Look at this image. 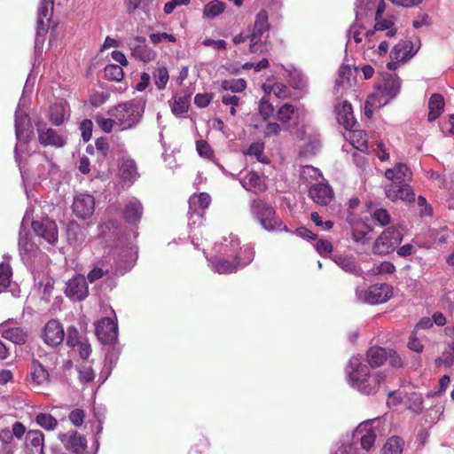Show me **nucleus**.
<instances>
[{
  "mask_svg": "<svg viewBox=\"0 0 454 454\" xmlns=\"http://www.w3.org/2000/svg\"><path fill=\"white\" fill-rule=\"evenodd\" d=\"M222 246L225 255L234 256V262L225 259L210 260L213 270L219 274L235 272L250 263L254 259V252L253 249L249 247H240L239 239L233 234L223 237Z\"/></svg>",
  "mask_w": 454,
  "mask_h": 454,
  "instance_id": "1",
  "label": "nucleus"
},
{
  "mask_svg": "<svg viewBox=\"0 0 454 454\" xmlns=\"http://www.w3.org/2000/svg\"><path fill=\"white\" fill-rule=\"evenodd\" d=\"M346 374L348 384L364 395L375 394L386 378L381 372L371 375L369 368L362 363L359 356H352L349 359Z\"/></svg>",
  "mask_w": 454,
  "mask_h": 454,
  "instance_id": "2",
  "label": "nucleus"
},
{
  "mask_svg": "<svg viewBox=\"0 0 454 454\" xmlns=\"http://www.w3.org/2000/svg\"><path fill=\"white\" fill-rule=\"evenodd\" d=\"M109 114L115 118L119 130H127L137 126L142 118L143 109L138 103L129 101L119 104L109 111Z\"/></svg>",
  "mask_w": 454,
  "mask_h": 454,
  "instance_id": "3",
  "label": "nucleus"
},
{
  "mask_svg": "<svg viewBox=\"0 0 454 454\" xmlns=\"http://www.w3.org/2000/svg\"><path fill=\"white\" fill-rule=\"evenodd\" d=\"M251 212L266 231H288L286 226H283L282 221L276 216L274 208L266 202L260 200H254L251 204Z\"/></svg>",
  "mask_w": 454,
  "mask_h": 454,
  "instance_id": "4",
  "label": "nucleus"
},
{
  "mask_svg": "<svg viewBox=\"0 0 454 454\" xmlns=\"http://www.w3.org/2000/svg\"><path fill=\"white\" fill-rule=\"evenodd\" d=\"M356 296L358 301L369 304L383 303L392 296V287L387 284H375L368 288L357 287Z\"/></svg>",
  "mask_w": 454,
  "mask_h": 454,
  "instance_id": "5",
  "label": "nucleus"
},
{
  "mask_svg": "<svg viewBox=\"0 0 454 454\" xmlns=\"http://www.w3.org/2000/svg\"><path fill=\"white\" fill-rule=\"evenodd\" d=\"M403 234L394 227H388L376 239L372 246L374 254H387L401 243Z\"/></svg>",
  "mask_w": 454,
  "mask_h": 454,
  "instance_id": "6",
  "label": "nucleus"
},
{
  "mask_svg": "<svg viewBox=\"0 0 454 454\" xmlns=\"http://www.w3.org/2000/svg\"><path fill=\"white\" fill-rule=\"evenodd\" d=\"M400 89V78L395 74H386L377 87L376 91L372 94L380 99L379 105L386 106L399 94Z\"/></svg>",
  "mask_w": 454,
  "mask_h": 454,
  "instance_id": "7",
  "label": "nucleus"
},
{
  "mask_svg": "<svg viewBox=\"0 0 454 454\" xmlns=\"http://www.w3.org/2000/svg\"><path fill=\"white\" fill-rule=\"evenodd\" d=\"M380 433V422L372 419L360 423L354 432V436L360 439L361 446L365 450H370Z\"/></svg>",
  "mask_w": 454,
  "mask_h": 454,
  "instance_id": "8",
  "label": "nucleus"
},
{
  "mask_svg": "<svg viewBox=\"0 0 454 454\" xmlns=\"http://www.w3.org/2000/svg\"><path fill=\"white\" fill-rule=\"evenodd\" d=\"M54 0H42L38 8L35 47L43 43V36L49 28V23L53 13Z\"/></svg>",
  "mask_w": 454,
  "mask_h": 454,
  "instance_id": "9",
  "label": "nucleus"
},
{
  "mask_svg": "<svg viewBox=\"0 0 454 454\" xmlns=\"http://www.w3.org/2000/svg\"><path fill=\"white\" fill-rule=\"evenodd\" d=\"M35 233L49 244H55L58 240V228L54 221L48 218L32 222Z\"/></svg>",
  "mask_w": 454,
  "mask_h": 454,
  "instance_id": "10",
  "label": "nucleus"
},
{
  "mask_svg": "<svg viewBox=\"0 0 454 454\" xmlns=\"http://www.w3.org/2000/svg\"><path fill=\"white\" fill-rule=\"evenodd\" d=\"M65 294L72 301L84 300L89 294L86 278L82 275H77L71 278L67 283Z\"/></svg>",
  "mask_w": 454,
  "mask_h": 454,
  "instance_id": "11",
  "label": "nucleus"
},
{
  "mask_svg": "<svg viewBox=\"0 0 454 454\" xmlns=\"http://www.w3.org/2000/svg\"><path fill=\"white\" fill-rule=\"evenodd\" d=\"M96 334L102 343L112 344L117 340V325L110 317H104L97 324Z\"/></svg>",
  "mask_w": 454,
  "mask_h": 454,
  "instance_id": "12",
  "label": "nucleus"
},
{
  "mask_svg": "<svg viewBox=\"0 0 454 454\" xmlns=\"http://www.w3.org/2000/svg\"><path fill=\"white\" fill-rule=\"evenodd\" d=\"M42 337L48 346H59L65 338L64 328L59 321L51 319L45 325Z\"/></svg>",
  "mask_w": 454,
  "mask_h": 454,
  "instance_id": "13",
  "label": "nucleus"
},
{
  "mask_svg": "<svg viewBox=\"0 0 454 454\" xmlns=\"http://www.w3.org/2000/svg\"><path fill=\"white\" fill-rule=\"evenodd\" d=\"M12 323L13 319H8L0 324L2 337L14 344L22 345L27 340L28 333L22 327L11 326V324Z\"/></svg>",
  "mask_w": 454,
  "mask_h": 454,
  "instance_id": "14",
  "label": "nucleus"
},
{
  "mask_svg": "<svg viewBox=\"0 0 454 454\" xmlns=\"http://www.w3.org/2000/svg\"><path fill=\"white\" fill-rule=\"evenodd\" d=\"M95 207L94 198L90 194L80 193L74 196L73 212L79 218H89Z\"/></svg>",
  "mask_w": 454,
  "mask_h": 454,
  "instance_id": "15",
  "label": "nucleus"
},
{
  "mask_svg": "<svg viewBox=\"0 0 454 454\" xmlns=\"http://www.w3.org/2000/svg\"><path fill=\"white\" fill-rule=\"evenodd\" d=\"M59 439L64 444L65 448L74 454H84L87 449L86 438L77 432L71 434H59Z\"/></svg>",
  "mask_w": 454,
  "mask_h": 454,
  "instance_id": "16",
  "label": "nucleus"
},
{
  "mask_svg": "<svg viewBox=\"0 0 454 454\" xmlns=\"http://www.w3.org/2000/svg\"><path fill=\"white\" fill-rule=\"evenodd\" d=\"M38 132V140L41 145L47 146L62 147L66 144V139L55 129L47 128L44 124L38 123L36 125Z\"/></svg>",
  "mask_w": 454,
  "mask_h": 454,
  "instance_id": "17",
  "label": "nucleus"
},
{
  "mask_svg": "<svg viewBox=\"0 0 454 454\" xmlns=\"http://www.w3.org/2000/svg\"><path fill=\"white\" fill-rule=\"evenodd\" d=\"M310 199L319 206L328 205L333 199V192L328 184L318 183L309 190Z\"/></svg>",
  "mask_w": 454,
  "mask_h": 454,
  "instance_id": "18",
  "label": "nucleus"
},
{
  "mask_svg": "<svg viewBox=\"0 0 454 454\" xmlns=\"http://www.w3.org/2000/svg\"><path fill=\"white\" fill-rule=\"evenodd\" d=\"M385 193L392 201L401 200L406 202H412L415 200V193L407 184H390L386 186Z\"/></svg>",
  "mask_w": 454,
  "mask_h": 454,
  "instance_id": "19",
  "label": "nucleus"
},
{
  "mask_svg": "<svg viewBox=\"0 0 454 454\" xmlns=\"http://www.w3.org/2000/svg\"><path fill=\"white\" fill-rule=\"evenodd\" d=\"M132 56L141 61L150 62L156 58V53L145 44L144 36H136L134 42L129 43Z\"/></svg>",
  "mask_w": 454,
  "mask_h": 454,
  "instance_id": "20",
  "label": "nucleus"
},
{
  "mask_svg": "<svg viewBox=\"0 0 454 454\" xmlns=\"http://www.w3.org/2000/svg\"><path fill=\"white\" fill-rule=\"evenodd\" d=\"M15 133L18 141L25 144L30 140L33 135L30 118L26 114H20L18 110L15 113Z\"/></svg>",
  "mask_w": 454,
  "mask_h": 454,
  "instance_id": "21",
  "label": "nucleus"
},
{
  "mask_svg": "<svg viewBox=\"0 0 454 454\" xmlns=\"http://www.w3.org/2000/svg\"><path fill=\"white\" fill-rule=\"evenodd\" d=\"M29 370V384L33 387H40L49 383L50 374L37 360L32 361Z\"/></svg>",
  "mask_w": 454,
  "mask_h": 454,
  "instance_id": "22",
  "label": "nucleus"
},
{
  "mask_svg": "<svg viewBox=\"0 0 454 454\" xmlns=\"http://www.w3.org/2000/svg\"><path fill=\"white\" fill-rule=\"evenodd\" d=\"M418 49L414 50L413 43L410 40L401 41L395 45L390 52V57L397 62H404L411 59L416 54Z\"/></svg>",
  "mask_w": 454,
  "mask_h": 454,
  "instance_id": "23",
  "label": "nucleus"
},
{
  "mask_svg": "<svg viewBox=\"0 0 454 454\" xmlns=\"http://www.w3.org/2000/svg\"><path fill=\"white\" fill-rule=\"evenodd\" d=\"M19 249L21 259L26 263L30 262L39 251L37 245L31 241L27 234L22 235L21 233L19 239Z\"/></svg>",
  "mask_w": 454,
  "mask_h": 454,
  "instance_id": "24",
  "label": "nucleus"
},
{
  "mask_svg": "<svg viewBox=\"0 0 454 454\" xmlns=\"http://www.w3.org/2000/svg\"><path fill=\"white\" fill-rule=\"evenodd\" d=\"M269 28L268 12L265 10H262L256 14L252 32L249 35V40L254 43L261 41L263 33L269 30Z\"/></svg>",
  "mask_w": 454,
  "mask_h": 454,
  "instance_id": "25",
  "label": "nucleus"
},
{
  "mask_svg": "<svg viewBox=\"0 0 454 454\" xmlns=\"http://www.w3.org/2000/svg\"><path fill=\"white\" fill-rule=\"evenodd\" d=\"M338 122L346 129H352L356 124V119L353 114L352 106L348 102H343L336 108Z\"/></svg>",
  "mask_w": 454,
  "mask_h": 454,
  "instance_id": "26",
  "label": "nucleus"
},
{
  "mask_svg": "<svg viewBox=\"0 0 454 454\" xmlns=\"http://www.w3.org/2000/svg\"><path fill=\"white\" fill-rule=\"evenodd\" d=\"M142 214L143 206L137 199L131 198L125 204L123 208V216L128 223H136L141 219Z\"/></svg>",
  "mask_w": 454,
  "mask_h": 454,
  "instance_id": "27",
  "label": "nucleus"
},
{
  "mask_svg": "<svg viewBox=\"0 0 454 454\" xmlns=\"http://www.w3.org/2000/svg\"><path fill=\"white\" fill-rule=\"evenodd\" d=\"M351 225L352 238L355 242L365 244L368 241L367 235L372 231V226L365 221H348Z\"/></svg>",
  "mask_w": 454,
  "mask_h": 454,
  "instance_id": "28",
  "label": "nucleus"
},
{
  "mask_svg": "<svg viewBox=\"0 0 454 454\" xmlns=\"http://www.w3.org/2000/svg\"><path fill=\"white\" fill-rule=\"evenodd\" d=\"M411 175L409 168L403 163H397L394 168L385 171L386 178L392 181L393 184H403Z\"/></svg>",
  "mask_w": 454,
  "mask_h": 454,
  "instance_id": "29",
  "label": "nucleus"
},
{
  "mask_svg": "<svg viewBox=\"0 0 454 454\" xmlns=\"http://www.w3.org/2000/svg\"><path fill=\"white\" fill-rule=\"evenodd\" d=\"M119 172L121 180L129 184L134 183L139 177L136 162L131 159L122 160Z\"/></svg>",
  "mask_w": 454,
  "mask_h": 454,
  "instance_id": "30",
  "label": "nucleus"
},
{
  "mask_svg": "<svg viewBox=\"0 0 454 454\" xmlns=\"http://www.w3.org/2000/svg\"><path fill=\"white\" fill-rule=\"evenodd\" d=\"M334 262L344 271L356 275L361 276L363 270L357 265L353 256L338 254L333 257Z\"/></svg>",
  "mask_w": 454,
  "mask_h": 454,
  "instance_id": "31",
  "label": "nucleus"
},
{
  "mask_svg": "<svg viewBox=\"0 0 454 454\" xmlns=\"http://www.w3.org/2000/svg\"><path fill=\"white\" fill-rule=\"evenodd\" d=\"M387 349L380 347H372L366 352L367 362L372 367L381 366L387 359Z\"/></svg>",
  "mask_w": 454,
  "mask_h": 454,
  "instance_id": "32",
  "label": "nucleus"
},
{
  "mask_svg": "<svg viewBox=\"0 0 454 454\" xmlns=\"http://www.w3.org/2000/svg\"><path fill=\"white\" fill-rule=\"evenodd\" d=\"M241 185L247 190L250 191L252 188L262 192L266 189V185L262 180L261 176L254 171H249L240 179Z\"/></svg>",
  "mask_w": 454,
  "mask_h": 454,
  "instance_id": "33",
  "label": "nucleus"
},
{
  "mask_svg": "<svg viewBox=\"0 0 454 454\" xmlns=\"http://www.w3.org/2000/svg\"><path fill=\"white\" fill-rule=\"evenodd\" d=\"M444 98L440 94H433L428 101V121H433L436 120L443 111Z\"/></svg>",
  "mask_w": 454,
  "mask_h": 454,
  "instance_id": "34",
  "label": "nucleus"
},
{
  "mask_svg": "<svg viewBox=\"0 0 454 454\" xmlns=\"http://www.w3.org/2000/svg\"><path fill=\"white\" fill-rule=\"evenodd\" d=\"M25 443L27 447H33L39 454H43L44 434L40 430H29L26 434Z\"/></svg>",
  "mask_w": 454,
  "mask_h": 454,
  "instance_id": "35",
  "label": "nucleus"
},
{
  "mask_svg": "<svg viewBox=\"0 0 454 454\" xmlns=\"http://www.w3.org/2000/svg\"><path fill=\"white\" fill-rule=\"evenodd\" d=\"M67 114V103L63 101L56 102L50 107V121L56 126L61 125Z\"/></svg>",
  "mask_w": 454,
  "mask_h": 454,
  "instance_id": "36",
  "label": "nucleus"
},
{
  "mask_svg": "<svg viewBox=\"0 0 454 454\" xmlns=\"http://www.w3.org/2000/svg\"><path fill=\"white\" fill-rule=\"evenodd\" d=\"M211 202V197L209 194L206 192H200V194H194L191 196L189 200L190 205V212L197 213L201 215L200 213L198 212V209L205 210Z\"/></svg>",
  "mask_w": 454,
  "mask_h": 454,
  "instance_id": "37",
  "label": "nucleus"
},
{
  "mask_svg": "<svg viewBox=\"0 0 454 454\" xmlns=\"http://www.w3.org/2000/svg\"><path fill=\"white\" fill-rule=\"evenodd\" d=\"M226 8V4L219 0H212L203 8V17L207 19H215L222 14Z\"/></svg>",
  "mask_w": 454,
  "mask_h": 454,
  "instance_id": "38",
  "label": "nucleus"
},
{
  "mask_svg": "<svg viewBox=\"0 0 454 454\" xmlns=\"http://www.w3.org/2000/svg\"><path fill=\"white\" fill-rule=\"evenodd\" d=\"M36 424L47 431H53L58 426V420L49 413L40 412L35 416Z\"/></svg>",
  "mask_w": 454,
  "mask_h": 454,
  "instance_id": "39",
  "label": "nucleus"
},
{
  "mask_svg": "<svg viewBox=\"0 0 454 454\" xmlns=\"http://www.w3.org/2000/svg\"><path fill=\"white\" fill-rule=\"evenodd\" d=\"M403 441L397 436L389 438L382 448V454H402Z\"/></svg>",
  "mask_w": 454,
  "mask_h": 454,
  "instance_id": "40",
  "label": "nucleus"
},
{
  "mask_svg": "<svg viewBox=\"0 0 454 454\" xmlns=\"http://www.w3.org/2000/svg\"><path fill=\"white\" fill-rule=\"evenodd\" d=\"M376 20V23L374 26V29L368 30L365 33V39L368 43V48L374 47L373 44H371V41H372L371 38L375 34L376 31H384V30L389 29L391 27H393V22L389 20H385V19L380 20V18H379L378 20Z\"/></svg>",
  "mask_w": 454,
  "mask_h": 454,
  "instance_id": "41",
  "label": "nucleus"
},
{
  "mask_svg": "<svg viewBox=\"0 0 454 454\" xmlns=\"http://www.w3.org/2000/svg\"><path fill=\"white\" fill-rule=\"evenodd\" d=\"M221 87L223 90L239 93L247 88V82L244 79L223 80Z\"/></svg>",
  "mask_w": 454,
  "mask_h": 454,
  "instance_id": "42",
  "label": "nucleus"
},
{
  "mask_svg": "<svg viewBox=\"0 0 454 454\" xmlns=\"http://www.w3.org/2000/svg\"><path fill=\"white\" fill-rule=\"evenodd\" d=\"M154 83L159 90H163L168 82V72L163 66L155 67L153 73Z\"/></svg>",
  "mask_w": 454,
  "mask_h": 454,
  "instance_id": "43",
  "label": "nucleus"
},
{
  "mask_svg": "<svg viewBox=\"0 0 454 454\" xmlns=\"http://www.w3.org/2000/svg\"><path fill=\"white\" fill-rule=\"evenodd\" d=\"M105 77L109 81L121 82L124 77L122 67L116 64L107 65L105 69Z\"/></svg>",
  "mask_w": 454,
  "mask_h": 454,
  "instance_id": "44",
  "label": "nucleus"
},
{
  "mask_svg": "<svg viewBox=\"0 0 454 454\" xmlns=\"http://www.w3.org/2000/svg\"><path fill=\"white\" fill-rule=\"evenodd\" d=\"M109 268L103 262H100L93 266L87 275V279L90 283L102 278L105 275L108 274Z\"/></svg>",
  "mask_w": 454,
  "mask_h": 454,
  "instance_id": "45",
  "label": "nucleus"
},
{
  "mask_svg": "<svg viewBox=\"0 0 454 454\" xmlns=\"http://www.w3.org/2000/svg\"><path fill=\"white\" fill-rule=\"evenodd\" d=\"M264 144L262 142H255L250 145L248 149L244 153L249 156H254L258 161L268 163L269 160L264 156Z\"/></svg>",
  "mask_w": 454,
  "mask_h": 454,
  "instance_id": "46",
  "label": "nucleus"
},
{
  "mask_svg": "<svg viewBox=\"0 0 454 454\" xmlns=\"http://www.w3.org/2000/svg\"><path fill=\"white\" fill-rule=\"evenodd\" d=\"M352 74L351 68L348 66H341L339 69V77L336 80V87L346 89L350 86L349 77Z\"/></svg>",
  "mask_w": 454,
  "mask_h": 454,
  "instance_id": "47",
  "label": "nucleus"
},
{
  "mask_svg": "<svg viewBox=\"0 0 454 454\" xmlns=\"http://www.w3.org/2000/svg\"><path fill=\"white\" fill-rule=\"evenodd\" d=\"M12 271L9 263H0V292L5 289L11 283Z\"/></svg>",
  "mask_w": 454,
  "mask_h": 454,
  "instance_id": "48",
  "label": "nucleus"
},
{
  "mask_svg": "<svg viewBox=\"0 0 454 454\" xmlns=\"http://www.w3.org/2000/svg\"><path fill=\"white\" fill-rule=\"evenodd\" d=\"M395 267L390 262H382L378 265H374L370 270L369 273L371 275H380V274H391L395 272Z\"/></svg>",
  "mask_w": 454,
  "mask_h": 454,
  "instance_id": "49",
  "label": "nucleus"
},
{
  "mask_svg": "<svg viewBox=\"0 0 454 454\" xmlns=\"http://www.w3.org/2000/svg\"><path fill=\"white\" fill-rule=\"evenodd\" d=\"M188 106V99L185 97H178L175 98L171 109L175 114L181 115L187 111Z\"/></svg>",
  "mask_w": 454,
  "mask_h": 454,
  "instance_id": "50",
  "label": "nucleus"
},
{
  "mask_svg": "<svg viewBox=\"0 0 454 454\" xmlns=\"http://www.w3.org/2000/svg\"><path fill=\"white\" fill-rule=\"evenodd\" d=\"M372 219L379 223L381 226H386L390 223V215L384 208H376L372 214Z\"/></svg>",
  "mask_w": 454,
  "mask_h": 454,
  "instance_id": "51",
  "label": "nucleus"
},
{
  "mask_svg": "<svg viewBox=\"0 0 454 454\" xmlns=\"http://www.w3.org/2000/svg\"><path fill=\"white\" fill-rule=\"evenodd\" d=\"M380 104V99H378L373 94L370 95L364 105V114L371 118L373 114L374 108H380L385 105H378Z\"/></svg>",
  "mask_w": 454,
  "mask_h": 454,
  "instance_id": "52",
  "label": "nucleus"
},
{
  "mask_svg": "<svg viewBox=\"0 0 454 454\" xmlns=\"http://www.w3.org/2000/svg\"><path fill=\"white\" fill-rule=\"evenodd\" d=\"M84 338L80 336L78 331L74 327H69L67 332V344L72 348H75Z\"/></svg>",
  "mask_w": 454,
  "mask_h": 454,
  "instance_id": "53",
  "label": "nucleus"
},
{
  "mask_svg": "<svg viewBox=\"0 0 454 454\" xmlns=\"http://www.w3.org/2000/svg\"><path fill=\"white\" fill-rule=\"evenodd\" d=\"M294 113V108L289 104L283 105L278 111V119L282 122H287L291 120Z\"/></svg>",
  "mask_w": 454,
  "mask_h": 454,
  "instance_id": "54",
  "label": "nucleus"
},
{
  "mask_svg": "<svg viewBox=\"0 0 454 454\" xmlns=\"http://www.w3.org/2000/svg\"><path fill=\"white\" fill-rule=\"evenodd\" d=\"M196 149L200 156L211 159L213 157V150L211 146L204 140H198L196 142Z\"/></svg>",
  "mask_w": 454,
  "mask_h": 454,
  "instance_id": "55",
  "label": "nucleus"
},
{
  "mask_svg": "<svg viewBox=\"0 0 454 454\" xmlns=\"http://www.w3.org/2000/svg\"><path fill=\"white\" fill-rule=\"evenodd\" d=\"M453 363L454 355L449 349L444 350L442 356L435 359V364L437 366L450 367Z\"/></svg>",
  "mask_w": 454,
  "mask_h": 454,
  "instance_id": "56",
  "label": "nucleus"
},
{
  "mask_svg": "<svg viewBox=\"0 0 454 454\" xmlns=\"http://www.w3.org/2000/svg\"><path fill=\"white\" fill-rule=\"evenodd\" d=\"M98 126L106 133H110L115 125V118H104L98 116L96 118Z\"/></svg>",
  "mask_w": 454,
  "mask_h": 454,
  "instance_id": "57",
  "label": "nucleus"
},
{
  "mask_svg": "<svg viewBox=\"0 0 454 454\" xmlns=\"http://www.w3.org/2000/svg\"><path fill=\"white\" fill-rule=\"evenodd\" d=\"M150 41L153 44H158L163 41H168L170 43H175L176 41V37L172 34L168 33H152L149 35Z\"/></svg>",
  "mask_w": 454,
  "mask_h": 454,
  "instance_id": "58",
  "label": "nucleus"
},
{
  "mask_svg": "<svg viewBox=\"0 0 454 454\" xmlns=\"http://www.w3.org/2000/svg\"><path fill=\"white\" fill-rule=\"evenodd\" d=\"M69 420L74 427H81L85 419V412L82 409H74L69 413Z\"/></svg>",
  "mask_w": 454,
  "mask_h": 454,
  "instance_id": "59",
  "label": "nucleus"
},
{
  "mask_svg": "<svg viewBox=\"0 0 454 454\" xmlns=\"http://www.w3.org/2000/svg\"><path fill=\"white\" fill-rule=\"evenodd\" d=\"M259 113L264 119L269 118L274 113L273 106L265 98H262L260 101Z\"/></svg>",
  "mask_w": 454,
  "mask_h": 454,
  "instance_id": "60",
  "label": "nucleus"
},
{
  "mask_svg": "<svg viewBox=\"0 0 454 454\" xmlns=\"http://www.w3.org/2000/svg\"><path fill=\"white\" fill-rule=\"evenodd\" d=\"M79 380L82 383H88L94 380L95 373L90 366H82L79 369Z\"/></svg>",
  "mask_w": 454,
  "mask_h": 454,
  "instance_id": "61",
  "label": "nucleus"
},
{
  "mask_svg": "<svg viewBox=\"0 0 454 454\" xmlns=\"http://www.w3.org/2000/svg\"><path fill=\"white\" fill-rule=\"evenodd\" d=\"M74 348L82 359H87L91 353L90 345L86 339H83Z\"/></svg>",
  "mask_w": 454,
  "mask_h": 454,
  "instance_id": "62",
  "label": "nucleus"
},
{
  "mask_svg": "<svg viewBox=\"0 0 454 454\" xmlns=\"http://www.w3.org/2000/svg\"><path fill=\"white\" fill-rule=\"evenodd\" d=\"M418 206L419 208V215L420 216H430L432 215L433 209L431 206L427 203V200L423 196L418 197Z\"/></svg>",
  "mask_w": 454,
  "mask_h": 454,
  "instance_id": "63",
  "label": "nucleus"
},
{
  "mask_svg": "<svg viewBox=\"0 0 454 454\" xmlns=\"http://www.w3.org/2000/svg\"><path fill=\"white\" fill-rule=\"evenodd\" d=\"M431 24V19L427 13H419L412 22L414 28L419 29L422 27H428Z\"/></svg>",
  "mask_w": 454,
  "mask_h": 454,
  "instance_id": "64",
  "label": "nucleus"
}]
</instances>
